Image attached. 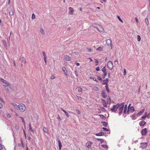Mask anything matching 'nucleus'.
<instances>
[{
  "instance_id": "obj_1",
  "label": "nucleus",
  "mask_w": 150,
  "mask_h": 150,
  "mask_svg": "<svg viewBox=\"0 0 150 150\" xmlns=\"http://www.w3.org/2000/svg\"><path fill=\"white\" fill-rule=\"evenodd\" d=\"M118 104L119 106L117 107V109L119 110V114L120 115L122 112L123 108L124 106L125 103L123 102L121 104L117 103Z\"/></svg>"
},
{
  "instance_id": "obj_2",
  "label": "nucleus",
  "mask_w": 150,
  "mask_h": 150,
  "mask_svg": "<svg viewBox=\"0 0 150 150\" xmlns=\"http://www.w3.org/2000/svg\"><path fill=\"white\" fill-rule=\"evenodd\" d=\"M18 109H19L21 112H23L25 110V106L23 104H20L18 105Z\"/></svg>"
},
{
  "instance_id": "obj_3",
  "label": "nucleus",
  "mask_w": 150,
  "mask_h": 150,
  "mask_svg": "<svg viewBox=\"0 0 150 150\" xmlns=\"http://www.w3.org/2000/svg\"><path fill=\"white\" fill-rule=\"evenodd\" d=\"M101 71L103 74V75L102 78L103 79H105L107 74V72L106 71V69L105 66L103 67Z\"/></svg>"
},
{
  "instance_id": "obj_4",
  "label": "nucleus",
  "mask_w": 150,
  "mask_h": 150,
  "mask_svg": "<svg viewBox=\"0 0 150 150\" xmlns=\"http://www.w3.org/2000/svg\"><path fill=\"white\" fill-rule=\"evenodd\" d=\"M113 64L110 61H109L107 63V67L108 69L111 70L113 68Z\"/></svg>"
},
{
  "instance_id": "obj_5",
  "label": "nucleus",
  "mask_w": 150,
  "mask_h": 150,
  "mask_svg": "<svg viewBox=\"0 0 150 150\" xmlns=\"http://www.w3.org/2000/svg\"><path fill=\"white\" fill-rule=\"evenodd\" d=\"M118 104H117L115 105H113V108L111 109V110L112 111V112H116L117 109V107H118Z\"/></svg>"
},
{
  "instance_id": "obj_6",
  "label": "nucleus",
  "mask_w": 150,
  "mask_h": 150,
  "mask_svg": "<svg viewBox=\"0 0 150 150\" xmlns=\"http://www.w3.org/2000/svg\"><path fill=\"white\" fill-rule=\"evenodd\" d=\"M147 132L146 128L142 129L141 131V134L142 135H145Z\"/></svg>"
},
{
  "instance_id": "obj_7",
  "label": "nucleus",
  "mask_w": 150,
  "mask_h": 150,
  "mask_svg": "<svg viewBox=\"0 0 150 150\" xmlns=\"http://www.w3.org/2000/svg\"><path fill=\"white\" fill-rule=\"evenodd\" d=\"M102 81H103L102 84L106 85L108 84L109 79L108 78H106L105 80H103Z\"/></svg>"
},
{
  "instance_id": "obj_8",
  "label": "nucleus",
  "mask_w": 150,
  "mask_h": 150,
  "mask_svg": "<svg viewBox=\"0 0 150 150\" xmlns=\"http://www.w3.org/2000/svg\"><path fill=\"white\" fill-rule=\"evenodd\" d=\"M140 144L141 145L140 147L143 149L147 147V143H141Z\"/></svg>"
},
{
  "instance_id": "obj_9",
  "label": "nucleus",
  "mask_w": 150,
  "mask_h": 150,
  "mask_svg": "<svg viewBox=\"0 0 150 150\" xmlns=\"http://www.w3.org/2000/svg\"><path fill=\"white\" fill-rule=\"evenodd\" d=\"M101 96H102L104 98H106L107 97V96L106 95V94L104 91H102L101 92Z\"/></svg>"
},
{
  "instance_id": "obj_10",
  "label": "nucleus",
  "mask_w": 150,
  "mask_h": 150,
  "mask_svg": "<svg viewBox=\"0 0 150 150\" xmlns=\"http://www.w3.org/2000/svg\"><path fill=\"white\" fill-rule=\"evenodd\" d=\"M57 141L58 142V144H59L58 146H59V149L60 150H61V148L62 146V143L59 139H57Z\"/></svg>"
},
{
  "instance_id": "obj_11",
  "label": "nucleus",
  "mask_w": 150,
  "mask_h": 150,
  "mask_svg": "<svg viewBox=\"0 0 150 150\" xmlns=\"http://www.w3.org/2000/svg\"><path fill=\"white\" fill-rule=\"evenodd\" d=\"M20 60L22 61V62L24 64L26 62V59L24 57H21L20 58Z\"/></svg>"
},
{
  "instance_id": "obj_12",
  "label": "nucleus",
  "mask_w": 150,
  "mask_h": 150,
  "mask_svg": "<svg viewBox=\"0 0 150 150\" xmlns=\"http://www.w3.org/2000/svg\"><path fill=\"white\" fill-rule=\"evenodd\" d=\"M146 123L145 121H142L139 123V125L140 126H144Z\"/></svg>"
},
{
  "instance_id": "obj_13",
  "label": "nucleus",
  "mask_w": 150,
  "mask_h": 150,
  "mask_svg": "<svg viewBox=\"0 0 150 150\" xmlns=\"http://www.w3.org/2000/svg\"><path fill=\"white\" fill-rule=\"evenodd\" d=\"M106 43L108 45L111 46V40L110 39L107 40L106 41Z\"/></svg>"
},
{
  "instance_id": "obj_14",
  "label": "nucleus",
  "mask_w": 150,
  "mask_h": 150,
  "mask_svg": "<svg viewBox=\"0 0 150 150\" xmlns=\"http://www.w3.org/2000/svg\"><path fill=\"white\" fill-rule=\"evenodd\" d=\"M106 133V132H101L99 133L96 134V135L97 136H103Z\"/></svg>"
},
{
  "instance_id": "obj_15",
  "label": "nucleus",
  "mask_w": 150,
  "mask_h": 150,
  "mask_svg": "<svg viewBox=\"0 0 150 150\" xmlns=\"http://www.w3.org/2000/svg\"><path fill=\"white\" fill-rule=\"evenodd\" d=\"M64 59L68 61H69L70 60V57L67 55H65L64 56Z\"/></svg>"
},
{
  "instance_id": "obj_16",
  "label": "nucleus",
  "mask_w": 150,
  "mask_h": 150,
  "mask_svg": "<svg viewBox=\"0 0 150 150\" xmlns=\"http://www.w3.org/2000/svg\"><path fill=\"white\" fill-rule=\"evenodd\" d=\"M97 30L100 32H104V29L101 27H99V28H97Z\"/></svg>"
},
{
  "instance_id": "obj_17",
  "label": "nucleus",
  "mask_w": 150,
  "mask_h": 150,
  "mask_svg": "<svg viewBox=\"0 0 150 150\" xmlns=\"http://www.w3.org/2000/svg\"><path fill=\"white\" fill-rule=\"evenodd\" d=\"M62 70L64 72L65 74L67 76V71L66 68L64 67H63L62 68Z\"/></svg>"
},
{
  "instance_id": "obj_18",
  "label": "nucleus",
  "mask_w": 150,
  "mask_h": 150,
  "mask_svg": "<svg viewBox=\"0 0 150 150\" xmlns=\"http://www.w3.org/2000/svg\"><path fill=\"white\" fill-rule=\"evenodd\" d=\"M43 130L45 132L47 133H48V130L47 128L45 127H43Z\"/></svg>"
},
{
  "instance_id": "obj_19",
  "label": "nucleus",
  "mask_w": 150,
  "mask_h": 150,
  "mask_svg": "<svg viewBox=\"0 0 150 150\" xmlns=\"http://www.w3.org/2000/svg\"><path fill=\"white\" fill-rule=\"evenodd\" d=\"M92 143H89L87 142L86 143V146L88 148H89L91 146V144Z\"/></svg>"
},
{
  "instance_id": "obj_20",
  "label": "nucleus",
  "mask_w": 150,
  "mask_h": 150,
  "mask_svg": "<svg viewBox=\"0 0 150 150\" xmlns=\"http://www.w3.org/2000/svg\"><path fill=\"white\" fill-rule=\"evenodd\" d=\"M62 110L64 112L67 117H69V114L65 110L63 109H62Z\"/></svg>"
},
{
  "instance_id": "obj_21",
  "label": "nucleus",
  "mask_w": 150,
  "mask_h": 150,
  "mask_svg": "<svg viewBox=\"0 0 150 150\" xmlns=\"http://www.w3.org/2000/svg\"><path fill=\"white\" fill-rule=\"evenodd\" d=\"M108 84L105 85V88H106V91H107V92L108 93H109L110 92V91L109 90V88L108 87Z\"/></svg>"
},
{
  "instance_id": "obj_22",
  "label": "nucleus",
  "mask_w": 150,
  "mask_h": 150,
  "mask_svg": "<svg viewBox=\"0 0 150 150\" xmlns=\"http://www.w3.org/2000/svg\"><path fill=\"white\" fill-rule=\"evenodd\" d=\"M102 100L103 101V106L104 107H106L107 104L106 103V101L103 99H102Z\"/></svg>"
},
{
  "instance_id": "obj_23",
  "label": "nucleus",
  "mask_w": 150,
  "mask_h": 150,
  "mask_svg": "<svg viewBox=\"0 0 150 150\" xmlns=\"http://www.w3.org/2000/svg\"><path fill=\"white\" fill-rule=\"evenodd\" d=\"M0 150H6L5 147L0 144Z\"/></svg>"
},
{
  "instance_id": "obj_24",
  "label": "nucleus",
  "mask_w": 150,
  "mask_h": 150,
  "mask_svg": "<svg viewBox=\"0 0 150 150\" xmlns=\"http://www.w3.org/2000/svg\"><path fill=\"white\" fill-rule=\"evenodd\" d=\"M144 109L140 111L137 114V115L138 116L141 115L144 112Z\"/></svg>"
},
{
  "instance_id": "obj_25",
  "label": "nucleus",
  "mask_w": 150,
  "mask_h": 150,
  "mask_svg": "<svg viewBox=\"0 0 150 150\" xmlns=\"http://www.w3.org/2000/svg\"><path fill=\"white\" fill-rule=\"evenodd\" d=\"M1 81L3 83H4L8 85V83L6 81L4 80L2 78H1Z\"/></svg>"
},
{
  "instance_id": "obj_26",
  "label": "nucleus",
  "mask_w": 150,
  "mask_h": 150,
  "mask_svg": "<svg viewBox=\"0 0 150 150\" xmlns=\"http://www.w3.org/2000/svg\"><path fill=\"white\" fill-rule=\"evenodd\" d=\"M28 126H29V129H30V130H31V131L32 132H34V130L32 128H31V124H30V123L29 124H28Z\"/></svg>"
},
{
  "instance_id": "obj_27",
  "label": "nucleus",
  "mask_w": 150,
  "mask_h": 150,
  "mask_svg": "<svg viewBox=\"0 0 150 150\" xmlns=\"http://www.w3.org/2000/svg\"><path fill=\"white\" fill-rule=\"evenodd\" d=\"M12 104L16 109H18V106L17 105L14 103H12Z\"/></svg>"
},
{
  "instance_id": "obj_28",
  "label": "nucleus",
  "mask_w": 150,
  "mask_h": 150,
  "mask_svg": "<svg viewBox=\"0 0 150 150\" xmlns=\"http://www.w3.org/2000/svg\"><path fill=\"white\" fill-rule=\"evenodd\" d=\"M69 13H73L74 11H73V9L72 8L70 7L69 8Z\"/></svg>"
},
{
  "instance_id": "obj_29",
  "label": "nucleus",
  "mask_w": 150,
  "mask_h": 150,
  "mask_svg": "<svg viewBox=\"0 0 150 150\" xmlns=\"http://www.w3.org/2000/svg\"><path fill=\"white\" fill-rule=\"evenodd\" d=\"M127 105H125V106H124V111H123V112L124 113H125L126 112V110H127Z\"/></svg>"
},
{
  "instance_id": "obj_30",
  "label": "nucleus",
  "mask_w": 150,
  "mask_h": 150,
  "mask_svg": "<svg viewBox=\"0 0 150 150\" xmlns=\"http://www.w3.org/2000/svg\"><path fill=\"white\" fill-rule=\"evenodd\" d=\"M111 100L110 97L108 98L107 100V104H110V103Z\"/></svg>"
},
{
  "instance_id": "obj_31",
  "label": "nucleus",
  "mask_w": 150,
  "mask_h": 150,
  "mask_svg": "<svg viewBox=\"0 0 150 150\" xmlns=\"http://www.w3.org/2000/svg\"><path fill=\"white\" fill-rule=\"evenodd\" d=\"M101 146L105 149H108V146L106 145L103 144L101 145Z\"/></svg>"
},
{
  "instance_id": "obj_32",
  "label": "nucleus",
  "mask_w": 150,
  "mask_h": 150,
  "mask_svg": "<svg viewBox=\"0 0 150 150\" xmlns=\"http://www.w3.org/2000/svg\"><path fill=\"white\" fill-rule=\"evenodd\" d=\"M19 118H20L21 120H22L23 123L24 124V125H25V122L24 120L23 119V117H20Z\"/></svg>"
},
{
  "instance_id": "obj_33",
  "label": "nucleus",
  "mask_w": 150,
  "mask_h": 150,
  "mask_svg": "<svg viewBox=\"0 0 150 150\" xmlns=\"http://www.w3.org/2000/svg\"><path fill=\"white\" fill-rule=\"evenodd\" d=\"M130 110L131 112H133L134 111V107L133 106L131 107H130Z\"/></svg>"
},
{
  "instance_id": "obj_34",
  "label": "nucleus",
  "mask_w": 150,
  "mask_h": 150,
  "mask_svg": "<svg viewBox=\"0 0 150 150\" xmlns=\"http://www.w3.org/2000/svg\"><path fill=\"white\" fill-rule=\"evenodd\" d=\"M145 23H146V25H148L149 24V22L147 18H145Z\"/></svg>"
},
{
  "instance_id": "obj_35",
  "label": "nucleus",
  "mask_w": 150,
  "mask_h": 150,
  "mask_svg": "<svg viewBox=\"0 0 150 150\" xmlns=\"http://www.w3.org/2000/svg\"><path fill=\"white\" fill-rule=\"evenodd\" d=\"M102 123H103V125L105 127H107V123L105 122H101Z\"/></svg>"
},
{
  "instance_id": "obj_36",
  "label": "nucleus",
  "mask_w": 150,
  "mask_h": 150,
  "mask_svg": "<svg viewBox=\"0 0 150 150\" xmlns=\"http://www.w3.org/2000/svg\"><path fill=\"white\" fill-rule=\"evenodd\" d=\"M96 140L98 141H100L101 143L103 142L104 141V140L103 139H96Z\"/></svg>"
},
{
  "instance_id": "obj_37",
  "label": "nucleus",
  "mask_w": 150,
  "mask_h": 150,
  "mask_svg": "<svg viewBox=\"0 0 150 150\" xmlns=\"http://www.w3.org/2000/svg\"><path fill=\"white\" fill-rule=\"evenodd\" d=\"M9 13L10 15L12 16L13 15V12L12 10H11L9 12Z\"/></svg>"
},
{
  "instance_id": "obj_38",
  "label": "nucleus",
  "mask_w": 150,
  "mask_h": 150,
  "mask_svg": "<svg viewBox=\"0 0 150 150\" xmlns=\"http://www.w3.org/2000/svg\"><path fill=\"white\" fill-rule=\"evenodd\" d=\"M99 115L100 116V117L102 118L103 119H105V117L103 115Z\"/></svg>"
},
{
  "instance_id": "obj_39",
  "label": "nucleus",
  "mask_w": 150,
  "mask_h": 150,
  "mask_svg": "<svg viewBox=\"0 0 150 150\" xmlns=\"http://www.w3.org/2000/svg\"><path fill=\"white\" fill-rule=\"evenodd\" d=\"M103 49L102 47H98L97 49L96 50L98 51H100L102 50Z\"/></svg>"
},
{
  "instance_id": "obj_40",
  "label": "nucleus",
  "mask_w": 150,
  "mask_h": 150,
  "mask_svg": "<svg viewBox=\"0 0 150 150\" xmlns=\"http://www.w3.org/2000/svg\"><path fill=\"white\" fill-rule=\"evenodd\" d=\"M40 32L43 34H45V32L44 31V30L42 28H41L40 29Z\"/></svg>"
},
{
  "instance_id": "obj_41",
  "label": "nucleus",
  "mask_w": 150,
  "mask_h": 150,
  "mask_svg": "<svg viewBox=\"0 0 150 150\" xmlns=\"http://www.w3.org/2000/svg\"><path fill=\"white\" fill-rule=\"evenodd\" d=\"M136 116V114H134L131 116V117L132 119H135V118Z\"/></svg>"
},
{
  "instance_id": "obj_42",
  "label": "nucleus",
  "mask_w": 150,
  "mask_h": 150,
  "mask_svg": "<svg viewBox=\"0 0 150 150\" xmlns=\"http://www.w3.org/2000/svg\"><path fill=\"white\" fill-rule=\"evenodd\" d=\"M42 54L44 57V58H47V57L45 52H42Z\"/></svg>"
},
{
  "instance_id": "obj_43",
  "label": "nucleus",
  "mask_w": 150,
  "mask_h": 150,
  "mask_svg": "<svg viewBox=\"0 0 150 150\" xmlns=\"http://www.w3.org/2000/svg\"><path fill=\"white\" fill-rule=\"evenodd\" d=\"M137 39L138 41H139L141 40V37L139 35H137Z\"/></svg>"
},
{
  "instance_id": "obj_44",
  "label": "nucleus",
  "mask_w": 150,
  "mask_h": 150,
  "mask_svg": "<svg viewBox=\"0 0 150 150\" xmlns=\"http://www.w3.org/2000/svg\"><path fill=\"white\" fill-rule=\"evenodd\" d=\"M76 112L79 115H80V111H79V110H78V109H77V110H76Z\"/></svg>"
},
{
  "instance_id": "obj_45",
  "label": "nucleus",
  "mask_w": 150,
  "mask_h": 150,
  "mask_svg": "<svg viewBox=\"0 0 150 150\" xmlns=\"http://www.w3.org/2000/svg\"><path fill=\"white\" fill-rule=\"evenodd\" d=\"M82 90V89L81 87H79L78 89V91L79 92H81Z\"/></svg>"
},
{
  "instance_id": "obj_46",
  "label": "nucleus",
  "mask_w": 150,
  "mask_h": 150,
  "mask_svg": "<svg viewBox=\"0 0 150 150\" xmlns=\"http://www.w3.org/2000/svg\"><path fill=\"white\" fill-rule=\"evenodd\" d=\"M117 17L119 20L120 21H121L122 23H123V21L121 19V18H120V17L119 16H117Z\"/></svg>"
},
{
  "instance_id": "obj_47",
  "label": "nucleus",
  "mask_w": 150,
  "mask_h": 150,
  "mask_svg": "<svg viewBox=\"0 0 150 150\" xmlns=\"http://www.w3.org/2000/svg\"><path fill=\"white\" fill-rule=\"evenodd\" d=\"M146 115H145L143 116H142V119H144L146 117Z\"/></svg>"
},
{
  "instance_id": "obj_48",
  "label": "nucleus",
  "mask_w": 150,
  "mask_h": 150,
  "mask_svg": "<svg viewBox=\"0 0 150 150\" xmlns=\"http://www.w3.org/2000/svg\"><path fill=\"white\" fill-rule=\"evenodd\" d=\"M102 129H103L104 130H105L106 131H108L109 130L108 129H107L106 128H105V127H103Z\"/></svg>"
},
{
  "instance_id": "obj_49",
  "label": "nucleus",
  "mask_w": 150,
  "mask_h": 150,
  "mask_svg": "<svg viewBox=\"0 0 150 150\" xmlns=\"http://www.w3.org/2000/svg\"><path fill=\"white\" fill-rule=\"evenodd\" d=\"M131 105V104H129V105L128 108V109H127V112H129V108L130 107V106Z\"/></svg>"
},
{
  "instance_id": "obj_50",
  "label": "nucleus",
  "mask_w": 150,
  "mask_h": 150,
  "mask_svg": "<svg viewBox=\"0 0 150 150\" xmlns=\"http://www.w3.org/2000/svg\"><path fill=\"white\" fill-rule=\"evenodd\" d=\"M35 18V16L34 14H33L32 16V19H34Z\"/></svg>"
},
{
  "instance_id": "obj_51",
  "label": "nucleus",
  "mask_w": 150,
  "mask_h": 150,
  "mask_svg": "<svg viewBox=\"0 0 150 150\" xmlns=\"http://www.w3.org/2000/svg\"><path fill=\"white\" fill-rule=\"evenodd\" d=\"M15 128L17 130H18L19 129V127H18V126L16 125L15 126Z\"/></svg>"
},
{
  "instance_id": "obj_52",
  "label": "nucleus",
  "mask_w": 150,
  "mask_h": 150,
  "mask_svg": "<svg viewBox=\"0 0 150 150\" xmlns=\"http://www.w3.org/2000/svg\"><path fill=\"white\" fill-rule=\"evenodd\" d=\"M97 79L98 80H100L101 81H102V79L99 76H97Z\"/></svg>"
},
{
  "instance_id": "obj_53",
  "label": "nucleus",
  "mask_w": 150,
  "mask_h": 150,
  "mask_svg": "<svg viewBox=\"0 0 150 150\" xmlns=\"http://www.w3.org/2000/svg\"><path fill=\"white\" fill-rule=\"evenodd\" d=\"M55 78V77L54 76V75H52V76L51 77H50V79H54Z\"/></svg>"
},
{
  "instance_id": "obj_54",
  "label": "nucleus",
  "mask_w": 150,
  "mask_h": 150,
  "mask_svg": "<svg viewBox=\"0 0 150 150\" xmlns=\"http://www.w3.org/2000/svg\"><path fill=\"white\" fill-rule=\"evenodd\" d=\"M124 76H125L126 74V70L125 69H124Z\"/></svg>"
},
{
  "instance_id": "obj_55",
  "label": "nucleus",
  "mask_w": 150,
  "mask_h": 150,
  "mask_svg": "<svg viewBox=\"0 0 150 150\" xmlns=\"http://www.w3.org/2000/svg\"><path fill=\"white\" fill-rule=\"evenodd\" d=\"M29 141H31V138L30 136H28L27 137Z\"/></svg>"
},
{
  "instance_id": "obj_56",
  "label": "nucleus",
  "mask_w": 150,
  "mask_h": 150,
  "mask_svg": "<svg viewBox=\"0 0 150 150\" xmlns=\"http://www.w3.org/2000/svg\"><path fill=\"white\" fill-rule=\"evenodd\" d=\"M87 51L88 52H90L91 51V50L90 48H87Z\"/></svg>"
},
{
  "instance_id": "obj_57",
  "label": "nucleus",
  "mask_w": 150,
  "mask_h": 150,
  "mask_svg": "<svg viewBox=\"0 0 150 150\" xmlns=\"http://www.w3.org/2000/svg\"><path fill=\"white\" fill-rule=\"evenodd\" d=\"M100 70L99 68V67H97L96 69V70L97 71H98Z\"/></svg>"
},
{
  "instance_id": "obj_58",
  "label": "nucleus",
  "mask_w": 150,
  "mask_h": 150,
  "mask_svg": "<svg viewBox=\"0 0 150 150\" xmlns=\"http://www.w3.org/2000/svg\"><path fill=\"white\" fill-rule=\"evenodd\" d=\"M94 89L96 91H97L98 89V88L97 87L95 86L94 88Z\"/></svg>"
},
{
  "instance_id": "obj_59",
  "label": "nucleus",
  "mask_w": 150,
  "mask_h": 150,
  "mask_svg": "<svg viewBox=\"0 0 150 150\" xmlns=\"http://www.w3.org/2000/svg\"><path fill=\"white\" fill-rule=\"evenodd\" d=\"M140 86L139 87L137 93H139L140 92Z\"/></svg>"
},
{
  "instance_id": "obj_60",
  "label": "nucleus",
  "mask_w": 150,
  "mask_h": 150,
  "mask_svg": "<svg viewBox=\"0 0 150 150\" xmlns=\"http://www.w3.org/2000/svg\"><path fill=\"white\" fill-rule=\"evenodd\" d=\"M75 74L76 76H78V75L77 74V71H74Z\"/></svg>"
},
{
  "instance_id": "obj_61",
  "label": "nucleus",
  "mask_w": 150,
  "mask_h": 150,
  "mask_svg": "<svg viewBox=\"0 0 150 150\" xmlns=\"http://www.w3.org/2000/svg\"><path fill=\"white\" fill-rule=\"evenodd\" d=\"M135 19L136 20V21L137 23H138L139 22L138 20L137 19V18H135Z\"/></svg>"
},
{
  "instance_id": "obj_62",
  "label": "nucleus",
  "mask_w": 150,
  "mask_h": 150,
  "mask_svg": "<svg viewBox=\"0 0 150 150\" xmlns=\"http://www.w3.org/2000/svg\"><path fill=\"white\" fill-rule=\"evenodd\" d=\"M77 98H78L79 100H81V99H82V98H81V97L78 96Z\"/></svg>"
},
{
  "instance_id": "obj_63",
  "label": "nucleus",
  "mask_w": 150,
  "mask_h": 150,
  "mask_svg": "<svg viewBox=\"0 0 150 150\" xmlns=\"http://www.w3.org/2000/svg\"><path fill=\"white\" fill-rule=\"evenodd\" d=\"M95 60H96V62H95L97 63V64L96 65H97L98 64V61L97 59H96Z\"/></svg>"
},
{
  "instance_id": "obj_64",
  "label": "nucleus",
  "mask_w": 150,
  "mask_h": 150,
  "mask_svg": "<svg viewBox=\"0 0 150 150\" xmlns=\"http://www.w3.org/2000/svg\"><path fill=\"white\" fill-rule=\"evenodd\" d=\"M149 9L150 10V0H149Z\"/></svg>"
}]
</instances>
